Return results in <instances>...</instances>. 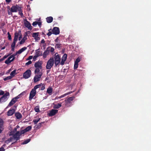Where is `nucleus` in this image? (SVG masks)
Here are the masks:
<instances>
[{
  "label": "nucleus",
  "instance_id": "1",
  "mask_svg": "<svg viewBox=\"0 0 151 151\" xmlns=\"http://www.w3.org/2000/svg\"><path fill=\"white\" fill-rule=\"evenodd\" d=\"M20 6L17 5L12 6L11 8H10L9 6L7 7V11L8 14L9 15H12V12H17L18 9H20Z\"/></svg>",
  "mask_w": 151,
  "mask_h": 151
},
{
  "label": "nucleus",
  "instance_id": "2",
  "mask_svg": "<svg viewBox=\"0 0 151 151\" xmlns=\"http://www.w3.org/2000/svg\"><path fill=\"white\" fill-rule=\"evenodd\" d=\"M75 97H70L65 100V106L66 107L71 106L72 105L73 100L75 99Z\"/></svg>",
  "mask_w": 151,
  "mask_h": 151
},
{
  "label": "nucleus",
  "instance_id": "3",
  "mask_svg": "<svg viewBox=\"0 0 151 151\" xmlns=\"http://www.w3.org/2000/svg\"><path fill=\"white\" fill-rule=\"evenodd\" d=\"M54 64V59L52 57L48 61L46 66V68L47 69L50 70Z\"/></svg>",
  "mask_w": 151,
  "mask_h": 151
},
{
  "label": "nucleus",
  "instance_id": "4",
  "mask_svg": "<svg viewBox=\"0 0 151 151\" xmlns=\"http://www.w3.org/2000/svg\"><path fill=\"white\" fill-rule=\"evenodd\" d=\"M19 34V33H17L16 32L14 34V38L13 39V42L11 45L12 48L11 50L12 51H14V50L15 45H16V42L18 40V37Z\"/></svg>",
  "mask_w": 151,
  "mask_h": 151
},
{
  "label": "nucleus",
  "instance_id": "5",
  "mask_svg": "<svg viewBox=\"0 0 151 151\" xmlns=\"http://www.w3.org/2000/svg\"><path fill=\"white\" fill-rule=\"evenodd\" d=\"M54 58L55 59L54 61H55L54 63L55 66L57 67L60 63L61 60L60 56L59 54H58L57 53H56L55 55Z\"/></svg>",
  "mask_w": 151,
  "mask_h": 151
},
{
  "label": "nucleus",
  "instance_id": "6",
  "mask_svg": "<svg viewBox=\"0 0 151 151\" xmlns=\"http://www.w3.org/2000/svg\"><path fill=\"white\" fill-rule=\"evenodd\" d=\"M9 92H6L0 98V102L2 103L6 101L8 99L7 96H9Z\"/></svg>",
  "mask_w": 151,
  "mask_h": 151
},
{
  "label": "nucleus",
  "instance_id": "7",
  "mask_svg": "<svg viewBox=\"0 0 151 151\" xmlns=\"http://www.w3.org/2000/svg\"><path fill=\"white\" fill-rule=\"evenodd\" d=\"M31 74V72L30 70L29 69L27 70L23 74V77L25 79H27L30 77Z\"/></svg>",
  "mask_w": 151,
  "mask_h": 151
},
{
  "label": "nucleus",
  "instance_id": "8",
  "mask_svg": "<svg viewBox=\"0 0 151 151\" xmlns=\"http://www.w3.org/2000/svg\"><path fill=\"white\" fill-rule=\"evenodd\" d=\"M36 94V91L32 89L29 93V100L31 101Z\"/></svg>",
  "mask_w": 151,
  "mask_h": 151
},
{
  "label": "nucleus",
  "instance_id": "9",
  "mask_svg": "<svg viewBox=\"0 0 151 151\" xmlns=\"http://www.w3.org/2000/svg\"><path fill=\"white\" fill-rule=\"evenodd\" d=\"M24 22L25 26L27 27L28 29L31 30L32 29V27L30 23L27 19L24 20Z\"/></svg>",
  "mask_w": 151,
  "mask_h": 151
},
{
  "label": "nucleus",
  "instance_id": "10",
  "mask_svg": "<svg viewBox=\"0 0 151 151\" xmlns=\"http://www.w3.org/2000/svg\"><path fill=\"white\" fill-rule=\"evenodd\" d=\"M42 75V72H40L39 73V74H38L36 76L34 77V82H36L40 81V78Z\"/></svg>",
  "mask_w": 151,
  "mask_h": 151
},
{
  "label": "nucleus",
  "instance_id": "11",
  "mask_svg": "<svg viewBox=\"0 0 151 151\" xmlns=\"http://www.w3.org/2000/svg\"><path fill=\"white\" fill-rule=\"evenodd\" d=\"M53 34L55 35H57L60 33V29L59 27H55L53 28L52 30Z\"/></svg>",
  "mask_w": 151,
  "mask_h": 151
},
{
  "label": "nucleus",
  "instance_id": "12",
  "mask_svg": "<svg viewBox=\"0 0 151 151\" xmlns=\"http://www.w3.org/2000/svg\"><path fill=\"white\" fill-rule=\"evenodd\" d=\"M58 111L57 110L52 109L50 111L48 115L50 116H53L58 112Z\"/></svg>",
  "mask_w": 151,
  "mask_h": 151
},
{
  "label": "nucleus",
  "instance_id": "13",
  "mask_svg": "<svg viewBox=\"0 0 151 151\" xmlns=\"http://www.w3.org/2000/svg\"><path fill=\"white\" fill-rule=\"evenodd\" d=\"M42 63L41 61H38L35 63L34 66L36 68H39L40 69H41L42 68Z\"/></svg>",
  "mask_w": 151,
  "mask_h": 151
},
{
  "label": "nucleus",
  "instance_id": "14",
  "mask_svg": "<svg viewBox=\"0 0 151 151\" xmlns=\"http://www.w3.org/2000/svg\"><path fill=\"white\" fill-rule=\"evenodd\" d=\"M17 101V100L15 98H14L12 99L11 101L9 102L7 107H9L12 106Z\"/></svg>",
  "mask_w": 151,
  "mask_h": 151
},
{
  "label": "nucleus",
  "instance_id": "15",
  "mask_svg": "<svg viewBox=\"0 0 151 151\" xmlns=\"http://www.w3.org/2000/svg\"><path fill=\"white\" fill-rule=\"evenodd\" d=\"M15 110L14 109L11 108L7 112V115L11 116L13 115L14 113Z\"/></svg>",
  "mask_w": 151,
  "mask_h": 151
},
{
  "label": "nucleus",
  "instance_id": "16",
  "mask_svg": "<svg viewBox=\"0 0 151 151\" xmlns=\"http://www.w3.org/2000/svg\"><path fill=\"white\" fill-rule=\"evenodd\" d=\"M50 47H48L45 51L44 52L43 54H42L43 57L44 58H46L47 56L49 55V50H48V49Z\"/></svg>",
  "mask_w": 151,
  "mask_h": 151
},
{
  "label": "nucleus",
  "instance_id": "17",
  "mask_svg": "<svg viewBox=\"0 0 151 151\" xmlns=\"http://www.w3.org/2000/svg\"><path fill=\"white\" fill-rule=\"evenodd\" d=\"M27 34L26 33V34L24 35V37L21 40V41H20V42H19V43L20 45H22V44H23L25 42V41L27 40Z\"/></svg>",
  "mask_w": 151,
  "mask_h": 151
},
{
  "label": "nucleus",
  "instance_id": "18",
  "mask_svg": "<svg viewBox=\"0 0 151 151\" xmlns=\"http://www.w3.org/2000/svg\"><path fill=\"white\" fill-rule=\"evenodd\" d=\"M39 49L35 50L36 53L35 55L38 57L42 55V52L39 50Z\"/></svg>",
  "mask_w": 151,
  "mask_h": 151
},
{
  "label": "nucleus",
  "instance_id": "19",
  "mask_svg": "<svg viewBox=\"0 0 151 151\" xmlns=\"http://www.w3.org/2000/svg\"><path fill=\"white\" fill-rule=\"evenodd\" d=\"M15 115L17 119H19L22 117V114L19 112H16L15 114Z\"/></svg>",
  "mask_w": 151,
  "mask_h": 151
},
{
  "label": "nucleus",
  "instance_id": "20",
  "mask_svg": "<svg viewBox=\"0 0 151 151\" xmlns=\"http://www.w3.org/2000/svg\"><path fill=\"white\" fill-rule=\"evenodd\" d=\"M53 18L52 17H47L46 18L47 22L48 23H50L52 22Z\"/></svg>",
  "mask_w": 151,
  "mask_h": 151
},
{
  "label": "nucleus",
  "instance_id": "21",
  "mask_svg": "<svg viewBox=\"0 0 151 151\" xmlns=\"http://www.w3.org/2000/svg\"><path fill=\"white\" fill-rule=\"evenodd\" d=\"M52 88L51 87H50L47 88V92L48 94H49L50 95H51L52 94Z\"/></svg>",
  "mask_w": 151,
  "mask_h": 151
},
{
  "label": "nucleus",
  "instance_id": "22",
  "mask_svg": "<svg viewBox=\"0 0 151 151\" xmlns=\"http://www.w3.org/2000/svg\"><path fill=\"white\" fill-rule=\"evenodd\" d=\"M14 60V58L12 59V60H10L9 58H8V59L5 61V63L7 64H9Z\"/></svg>",
  "mask_w": 151,
  "mask_h": 151
},
{
  "label": "nucleus",
  "instance_id": "23",
  "mask_svg": "<svg viewBox=\"0 0 151 151\" xmlns=\"http://www.w3.org/2000/svg\"><path fill=\"white\" fill-rule=\"evenodd\" d=\"M62 106L61 104H54L53 108L54 109H58L60 108Z\"/></svg>",
  "mask_w": 151,
  "mask_h": 151
},
{
  "label": "nucleus",
  "instance_id": "24",
  "mask_svg": "<svg viewBox=\"0 0 151 151\" xmlns=\"http://www.w3.org/2000/svg\"><path fill=\"white\" fill-rule=\"evenodd\" d=\"M18 11H19V14L22 17H24L23 14L22 13V10L21 7H20V9H18Z\"/></svg>",
  "mask_w": 151,
  "mask_h": 151
},
{
  "label": "nucleus",
  "instance_id": "25",
  "mask_svg": "<svg viewBox=\"0 0 151 151\" xmlns=\"http://www.w3.org/2000/svg\"><path fill=\"white\" fill-rule=\"evenodd\" d=\"M42 85V83H40V84L37 85L35 86L34 88H32V89H34L35 91H36V89L38 88H40Z\"/></svg>",
  "mask_w": 151,
  "mask_h": 151
},
{
  "label": "nucleus",
  "instance_id": "26",
  "mask_svg": "<svg viewBox=\"0 0 151 151\" xmlns=\"http://www.w3.org/2000/svg\"><path fill=\"white\" fill-rule=\"evenodd\" d=\"M39 32L33 33L32 35V37L35 38V39L38 37V36H39Z\"/></svg>",
  "mask_w": 151,
  "mask_h": 151
},
{
  "label": "nucleus",
  "instance_id": "27",
  "mask_svg": "<svg viewBox=\"0 0 151 151\" xmlns=\"http://www.w3.org/2000/svg\"><path fill=\"white\" fill-rule=\"evenodd\" d=\"M31 140L30 139H28L24 140L22 143V145H24L27 144Z\"/></svg>",
  "mask_w": 151,
  "mask_h": 151
},
{
  "label": "nucleus",
  "instance_id": "28",
  "mask_svg": "<svg viewBox=\"0 0 151 151\" xmlns=\"http://www.w3.org/2000/svg\"><path fill=\"white\" fill-rule=\"evenodd\" d=\"M16 74H17V73H16V70H15L11 72V73L10 74V75H11L10 76H11L12 77V76L14 77V76H15V75Z\"/></svg>",
  "mask_w": 151,
  "mask_h": 151
},
{
  "label": "nucleus",
  "instance_id": "29",
  "mask_svg": "<svg viewBox=\"0 0 151 151\" xmlns=\"http://www.w3.org/2000/svg\"><path fill=\"white\" fill-rule=\"evenodd\" d=\"M32 126H28L25 129V130L26 131L25 132H27L30 131L32 129Z\"/></svg>",
  "mask_w": 151,
  "mask_h": 151
},
{
  "label": "nucleus",
  "instance_id": "30",
  "mask_svg": "<svg viewBox=\"0 0 151 151\" xmlns=\"http://www.w3.org/2000/svg\"><path fill=\"white\" fill-rule=\"evenodd\" d=\"M16 55V54H14L12 55H10L8 58L10 59V60L12 58V59L14 58V60L15 58V56Z\"/></svg>",
  "mask_w": 151,
  "mask_h": 151
},
{
  "label": "nucleus",
  "instance_id": "31",
  "mask_svg": "<svg viewBox=\"0 0 151 151\" xmlns=\"http://www.w3.org/2000/svg\"><path fill=\"white\" fill-rule=\"evenodd\" d=\"M73 91H72L69 92L68 93H66L63 95H61V98L63 97H65V96L68 94H70L71 93H73Z\"/></svg>",
  "mask_w": 151,
  "mask_h": 151
},
{
  "label": "nucleus",
  "instance_id": "32",
  "mask_svg": "<svg viewBox=\"0 0 151 151\" xmlns=\"http://www.w3.org/2000/svg\"><path fill=\"white\" fill-rule=\"evenodd\" d=\"M61 47V44H56L55 48V49L60 48Z\"/></svg>",
  "mask_w": 151,
  "mask_h": 151
},
{
  "label": "nucleus",
  "instance_id": "33",
  "mask_svg": "<svg viewBox=\"0 0 151 151\" xmlns=\"http://www.w3.org/2000/svg\"><path fill=\"white\" fill-rule=\"evenodd\" d=\"M44 123H45V122H41L39 123L37 126V127H36V128H37L38 129H39L41 127L42 124H43Z\"/></svg>",
  "mask_w": 151,
  "mask_h": 151
},
{
  "label": "nucleus",
  "instance_id": "34",
  "mask_svg": "<svg viewBox=\"0 0 151 151\" xmlns=\"http://www.w3.org/2000/svg\"><path fill=\"white\" fill-rule=\"evenodd\" d=\"M12 141V138L10 137L7 140H6L5 141V142L6 144L9 143L10 142H11Z\"/></svg>",
  "mask_w": 151,
  "mask_h": 151
},
{
  "label": "nucleus",
  "instance_id": "35",
  "mask_svg": "<svg viewBox=\"0 0 151 151\" xmlns=\"http://www.w3.org/2000/svg\"><path fill=\"white\" fill-rule=\"evenodd\" d=\"M67 55L66 54H64L62 57V59L64 60V61H65L67 58Z\"/></svg>",
  "mask_w": 151,
  "mask_h": 151
},
{
  "label": "nucleus",
  "instance_id": "36",
  "mask_svg": "<svg viewBox=\"0 0 151 151\" xmlns=\"http://www.w3.org/2000/svg\"><path fill=\"white\" fill-rule=\"evenodd\" d=\"M12 78V77L10 76H8L6 77V78H4V81H6L7 80H11Z\"/></svg>",
  "mask_w": 151,
  "mask_h": 151
},
{
  "label": "nucleus",
  "instance_id": "37",
  "mask_svg": "<svg viewBox=\"0 0 151 151\" xmlns=\"http://www.w3.org/2000/svg\"><path fill=\"white\" fill-rule=\"evenodd\" d=\"M40 69L39 68H36V69L35 71V74L38 73L39 74V72L40 71Z\"/></svg>",
  "mask_w": 151,
  "mask_h": 151
},
{
  "label": "nucleus",
  "instance_id": "38",
  "mask_svg": "<svg viewBox=\"0 0 151 151\" xmlns=\"http://www.w3.org/2000/svg\"><path fill=\"white\" fill-rule=\"evenodd\" d=\"M40 118H39L38 119H34L33 120V122L34 123V124H37V122H38L40 120Z\"/></svg>",
  "mask_w": 151,
  "mask_h": 151
},
{
  "label": "nucleus",
  "instance_id": "39",
  "mask_svg": "<svg viewBox=\"0 0 151 151\" xmlns=\"http://www.w3.org/2000/svg\"><path fill=\"white\" fill-rule=\"evenodd\" d=\"M3 124V121L2 119H0V128H1Z\"/></svg>",
  "mask_w": 151,
  "mask_h": 151
},
{
  "label": "nucleus",
  "instance_id": "40",
  "mask_svg": "<svg viewBox=\"0 0 151 151\" xmlns=\"http://www.w3.org/2000/svg\"><path fill=\"white\" fill-rule=\"evenodd\" d=\"M16 32L17 33V32ZM17 33L19 34L18 36L20 35V36L19 37V40H20L22 38V35L21 34V31H20L18 33L17 32Z\"/></svg>",
  "mask_w": 151,
  "mask_h": 151
},
{
  "label": "nucleus",
  "instance_id": "41",
  "mask_svg": "<svg viewBox=\"0 0 151 151\" xmlns=\"http://www.w3.org/2000/svg\"><path fill=\"white\" fill-rule=\"evenodd\" d=\"M78 64L74 63V69L75 70L77 69L78 67Z\"/></svg>",
  "mask_w": 151,
  "mask_h": 151
},
{
  "label": "nucleus",
  "instance_id": "42",
  "mask_svg": "<svg viewBox=\"0 0 151 151\" xmlns=\"http://www.w3.org/2000/svg\"><path fill=\"white\" fill-rule=\"evenodd\" d=\"M80 61V58H79V57H78V58H77L76 60L75 61L74 63H78Z\"/></svg>",
  "mask_w": 151,
  "mask_h": 151
},
{
  "label": "nucleus",
  "instance_id": "43",
  "mask_svg": "<svg viewBox=\"0 0 151 151\" xmlns=\"http://www.w3.org/2000/svg\"><path fill=\"white\" fill-rule=\"evenodd\" d=\"M18 136L16 135L15 134H14L12 137H10L12 138V140H13V139H15Z\"/></svg>",
  "mask_w": 151,
  "mask_h": 151
},
{
  "label": "nucleus",
  "instance_id": "44",
  "mask_svg": "<svg viewBox=\"0 0 151 151\" xmlns=\"http://www.w3.org/2000/svg\"><path fill=\"white\" fill-rule=\"evenodd\" d=\"M7 35H8V40H12V37H11V36L10 35V34L9 32H8L7 33Z\"/></svg>",
  "mask_w": 151,
  "mask_h": 151
},
{
  "label": "nucleus",
  "instance_id": "45",
  "mask_svg": "<svg viewBox=\"0 0 151 151\" xmlns=\"http://www.w3.org/2000/svg\"><path fill=\"white\" fill-rule=\"evenodd\" d=\"M22 96L20 94H19L18 96H16V97H14L17 100L18 99L21 98L22 97Z\"/></svg>",
  "mask_w": 151,
  "mask_h": 151
},
{
  "label": "nucleus",
  "instance_id": "46",
  "mask_svg": "<svg viewBox=\"0 0 151 151\" xmlns=\"http://www.w3.org/2000/svg\"><path fill=\"white\" fill-rule=\"evenodd\" d=\"M32 63V62L31 60H29L25 64L26 65H28Z\"/></svg>",
  "mask_w": 151,
  "mask_h": 151
},
{
  "label": "nucleus",
  "instance_id": "47",
  "mask_svg": "<svg viewBox=\"0 0 151 151\" xmlns=\"http://www.w3.org/2000/svg\"><path fill=\"white\" fill-rule=\"evenodd\" d=\"M27 49V47H24L22 48L20 50H21L22 52L24 51V50H26Z\"/></svg>",
  "mask_w": 151,
  "mask_h": 151
},
{
  "label": "nucleus",
  "instance_id": "48",
  "mask_svg": "<svg viewBox=\"0 0 151 151\" xmlns=\"http://www.w3.org/2000/svg\"><path fill=\"white\" fill-rule=\"evenodd\" d=\"M25 129L22 130L21 132H20V134H21V135L22 134H24L26 132V131L25 130Z\"/></svg>",
  "mask_w": 151,
  "mask_h": 151
},
{
  "label": "nucleus",
  "instance_id": "49",
  "mask_svg": "<svg viewBox=\"0 0 151 151\" xmlns=\"http://www.w3.org/2000/svg\"><path fill=\"white\" fill-rule=\"evenodd\" d=\"M38 24V22H34L32 24V25L34 26H35L36 25Z\"/></svg>",
  "mask_w": 151,
  "mask_h": 151
},
{
  "label": "nucleus",
  "instance_id": "50",
  "mask_svg": "<svg viewBox=\"0 0 151 151\" xmlns=\"http://www.w3.org/2000/svg\"><path fill=\"white\" fill-rule=\"evenodd\" d=\"M15 134L18 136H20L21 135L20 132L19 131L17 132Z\"/></svg>",
  "mask_w": 151,
  "mask_h": 151
},
{
  "label": "nucleus",
  "instance_id": "51",
  "mask_svg": "<svg viewBox=\"0 0 151 151\" xmlns=\"http://www.w3.org/2000/svg\"><path fill=\"white\" fill-rule=\"evenodd\" d=\"M65 61H64V60H63V59H62L60 63V64L62 65H63L65 63Z\"/></svg>",
  "mask_w": 151,
  "mask_h": 151
},
{
  "label": "nucleus",
  "instance_id": "52",
  "mask_svg": "<svg viewBox=\"0 0 151 151\" xmlns=\"http://www.w3.org/2000/svg\"><path fill=\"white\" fill-rule=\"evenodd\" d=\"M22 52L21 50H20V49L15 54H16L17 55V54H20Z\"/></svg>",
  "mask_w": 151,
  "mask_h": 151
},
{
  "label": "nucleus",
  "instance_id": "53",
  "mask_svg": "<svg viewBox=\"0 0 151 151\" xmlns=\"http://www.w3.org/2000/svg\"><path fill=\"white\" fill-rule=\"evenodd\" d=\"M52 34V32L49 31L47 34V36L49 37Z\"/></svg>",
  "mask_w": 151,
  "mask_h": 151
},
{
  "label": "nucleus",
  "instance_id": "54",
  "mask_svg": "<svg viewBox=\"0 0 151 151\" xmlns=\"http://www.w3.org/2000/svg\"><path fill=\"white\" fill-rule=\"evenodd\" d=\"M38 57L36 55H35L34 56L33 58V60L34 61H35L36 60L37 58Z\"/></svg>",
  "mask_w": 151,
  "mask_h": 151
},
{
  "label": "nucleus",
  "instance_id": "55",
  "mask_svg": "<svg viewBox=\"0 0 151 151\" xmlns=\"http://www.w3.org/2000/svg\"><path fill=\"white\" fill-rule=\"evenodd\" d=\"M4 92L3 91H2V90H1L0 91V95H4Z\"/></svg>",
  "mask_w": 151,
  "mask_h": 151
},
{
  "label": "nucleus",
  "instance_id": "56",
  "mask_svg": "<svg viewBox=\"0 0 151 151\" xmlns=\"http://www.w3.org/2000/svg\"><path fill=\"white\" fill-rule=\"evenodd\" d=\"M42 87L41 88L40 90H43L45 89V86L44 85H43L42 84V86H41Z\"/></svg>",
  "mask_w": 151,
  "mask_h": 151
},
{
  "label": "nucleus",
  "instance_id": "57",
  "mask_svg": "<svg viewBox=\"0 0 151 151\" xmlns=\"http://www.w3.org/2000/svg\"><path fill=\"white\" fill-rule=\"evenodd\" d=\"M33 58V56H30L28 58H27V59H26V60H30L32 58Z\"/></svg>",
  "mask_w": 151,
  "mask_h": 151
},
{
  "label": "nucleus",
  "instance_id": "58",
  "mask_svg": "<svg viewBox=\"0 0 151 151\" xmlns=\"http://www.w3.org/2000/svg\"><path fill=\"white\" fill-rule=\"evenodd\" d=\"M10 55V54H9L8 55H5L4 56V57L3 58L4 60L7 57H8Z\"/></svg>",
  "mask_w": 151,
  "mask_h": 151
},
{
  "label": "nucleus",
  "instance_id": "59",
  "mask_svg": "<svg viewBox=\"0 0 151 151\" xmlns=\"http://www.w3.org/2000/svg\"><path fill=\"white\" fill-rule=\"evenodd\" d=\"M35 111L36 112H38L40 111V109L39 108H36L35 109Z\"/></svg>",
  "mask_w": 151,
  "mask_h": 151
},
{
  "label": "nucleus",
  "instance_id": "60",
  "mask_svg": "<svg viewBox=\"0 0 151 151\" xmlns=\"http://www.w3.org/2000/svg\"><path fill=\"white\" fill-rule=\"evenodd\" d=\"M5 150L4 147H1L0 148V151H4Z\"/></svg>",
  "mask_w": 151,
  "mask_h": 151
},
{
  "label": "nucleus",
  "instance_id": "61",
  "mask_svg": "<svg viewBox=\"0 0 151 151\" xmlns=\"http://www.w3.org/2000/svg\"><path fill=\"white\" fill-rule=\"evenodd\" d=\"M54 49L53 47H51L50 51L51 52H53L54 50Z\"/></svg>",
  "mask_w": 151,
  "mask_h": 151
},
{
  "label": "nucleus",
  "instance_id": "62",
  "mask_svg": "<svg viewBox=\"0 0 151 151\" xmlns=\"http://www.w3.org/2000/svg\"><path fill=\"white\" fill-rule=\"evenodd\" d=\"M38 26L40 27L42 24L41 22H38Z\"/></svg>",
  "mask_w": 151,
  "mask_h": 151
},
{
  "label": "nucleus",
  "instance_id": "63",
  "mask_svg": "<svg viewBox=\"0 0 151 151\" xmlns=\"http://www.w3.org/2000/svg\"><path fill=\"white\" fill-rule=\"evenodd\" d=\"M26 93V92L25 91H23L22 93H21L20 94L22 96L23 95H24Z\"/></svg>",
  "mask_w": 151,
  "mask_h": 151
},
{
  "label": "nucleus",
  "instance_id": "64",
  "mask_svg": "<svg viewBox=\"0 0 151 151\" xmlns=\"http://www.w3.org/2000/svg\"><path fill=\"white\" fill-rule=\"evenodd\" d=\"M45 41L43 39H42L41 41V43L44 44V43H45Z\"/></svg>",
  "mask_w": 151,
  "mask_h": 151
}]
</instances>
